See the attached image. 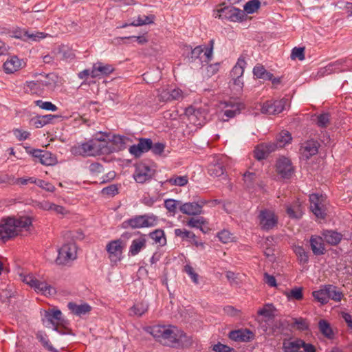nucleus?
Here are the masks:
<instances>
[{
  "label": "nucleus",
  "mask_w": 352,
  "mask_h": 352,
  "mask_svg": "<svg viewBox=\"0 0 352 352\" xmlns=\"http://www.w3.org/2000/svg\"><path fill=\"white\" fill-rule=\"evenodd\" d=\"M111 142L114 145V150H122L124 148L126 144V138L121 135H113L111 139Z\"/></svg>",
  "instance_id": "de8ad7c7"
},
{
  "label": "nucleus",
  "mask_w": 352,
  "mask_h": 352,
  "mask_svg": "<svg viewBox=\"0 0 352 352\" xmlns=\"http://www.w3.org/2000/svg\"><path fill=\"white\" fill-rule=\"evenodd\" d=\"M277 173L283 178H289L294 173V168L289 159L282 157L276 162Z\"/></svg>",
  "instance_id": "f3484780"
},
{
  "label": "nucleus",
  "mask_w": 352,
  "mask_h": 352,
  "mask_svg": "<svg viewBox=\"0 0 352 352\" xmlns=\"http://www.w3.org/2000/svg\"><path fill=\"white\" fill-rule=\"evenodd\" d=\"M23 65V60L16 56H12L3 63V69L7 74H12L21 69Z\"/></svg>",
  "instance_id": "393cba45"
},
{
  "label": "nucleus",
  "mask_w": 352,
  "mask_h": 352,
  "mask_svg": "<svg viewBox=\"0 0 352 352\" xmlns=\"http://www.w3.org/2000/svg\"><path fill=\"white\" fill-rule=\"evenodd\" d=\"M322 235L324 240L333 245H337L342 239V234L333 230H326Z\"/></svg>",
  "instance_id": "e433bc0d"
},
{
  "label": "nucleus",
  "mask_w": 352,
  "mask_h": 352,
  "mask_svg": "<svg viewBox=\"0 0 352 352\" xmlns=\"http://www.w3.org/2000/svg\"><path fill=\"white\" fill-rule=\"evenodd\" d=\"M204 202L197 203V202H187L182 204L180 206V211L183 214L189 215V216H196L202 214L203 212V206L204 205Z\"/></svg>",
  "instance_id": "aec40b11"
},
{
  "label": "nucleus",
  "mask_w": 352,
  "mask_h": 352,
  "mask_svg": "<svg viewBox=\"0 0 352 352\" xmlns=\"http://www.w3.org/2000/svg\"><path fill=\"white\" fill-rule=\"evenodd\" d=\"M212 349L215 352H234V349L219 342L214 344Z\"/></svg>",
  "instance_id": "774afa93"
},
{
  "label": "nucleus",
  "mask_w": 352,
  "mask_h": 352,
  "mask_svg": "<svg viewBox=\"0 0 352 352\" xmlns=\"http://www.w3.org/2000/svg\"><path fill=\"white\" fill-rule=\"evenodd\" d=\"M102 149L101 145L96 140H89L86 142H78L71 147V153L74 155L84 157L96 156L98 155Z\"/></svg>",
  "instance_id": "423d86ee"
},
{
  "label": "nucleus",
  "mask_w": 352,
  "mask_h": 352,
  "mask_svg": "<svg viewBox=\"0 0 352 352\" xmlns=\"http://www.w3.org/2000/svg\"><path fill=\"white\" fill-rule=\"evenodd\" d=\"M294 324L297 329L304 331L308 329V323L306 320L303 318H295L294 319Z\"/></svg>",
  "instance_id": "338daca9"
},
{
  "label": "nucleus",
  "mask_w": 352,
  "mask_h": 352,
  "mask_svg": "<svg viewBox=\"0 0 352 352\" xmlns=\"http://www.w3.org/2000/svg\"><path fill=\"white\" fill-rule=\"evenodd\" d=\"M153 170L146 165L141 164L136 166L134 179L138 183L143 184L150 179Z\"/></svg>",
  "instance_id": "4be33fe9"
},
{
  "label": "nucleus",
  "mask_w": 352,
  "mask_h": 352,
  "mask_svg": "<svg viewBox=\"0 0 352 352\" xmlns=\"http://www.w3.org/2000/svg\"><path fill=\"white\" fill-rule=\"evenodd\" d=\"M19 276L21 281L29 286H42L44 285L45 286H50V285L47 283L46 279L42 276L34 275L30 273H21Z\"/></svg>",
  "instance_id": "6ab92c4d"
},
{
  "label": "nucleus",
  "mask_w": 352,
  "mask_h": 352,
  "mask_svg": "<svg viewBox=\"0 0 352 352\" xmlns=\"http://www.w3.org/2000/svg\"><path fill=\"white\" fill-rule=\"evenodd\" d=\"M102 193L110 197H113L118 193V188L116 184H111L102 190Z\"/></svg>",
  "instance_id": "e2e57ef3"
},
{
  "label": "nucleus",
  "mask_w": 352,
  "mask_h": 352,
  "mask_svg": "<svg viewBox=\"0 0 352 352\" xmlns=\"http://www.w3.org/2000/svg\"><path fill=\"white\" fill-rule=\"evenodd\" d=\"M207 220L203 217H192L186 221V225L190 228H199L203 231L202 226L207 224Z\"/></svg>",
  "instance_id": "79ce46f5"
},
{
  "label": "nucleus",
  "mask_w": 352,
  "mask_h": 352,
  "mask_svg": "<svg viewBox=\"0 0 352 352\" xmlns=\"http://www.w3.org/2000/svg\"><path fill=\"white\" fill-rule=\"evenodd\" d=\"M32 157L45 166H52L56 162V157L51 153L46 151L34 150Z\"/></svg>",
  "instance_id": "412c9836"
},
{
  "label": "nucleus",
  "mask_w": 352,
  "mask_h": 352,
  "mask_svg": "<svg viewBox=\"0 0 352 352\" xmlns=\"http://www.w3.org/2000/svg\"><path fill=\"white\" fill-rule=\"evenodd\" d=\"M42 321L47 327H52L53 329L60 334L68 333L71 330L67 328L69 322L63 317L62 312L59 309H49L44 311Z\"/></svg>",
  "instance_id": "20e7f679"
},
{
  "label": "nucleus",
  "mask_w": 352,
  "mask_h": 352,
  "mask_svg": "<svg viewBox=\"0 0 352 352\" xmlns=\"http://www.w3.org/2000/svg\"><path fill=\"white\" fill-rule=\"evenodd\" d=\"M88 169H89L90 174L95 175V176L98 175L99 174L103 173V171H104L102 165L98 162L91 163L89 165Z\"/></svg>",
  "instance_id": "bf43d9fd"
},
{
  "label": "nucleus",
  "mask_w": 352,
  "mask_h": 352,
  "mask_svg": "<svg viewBox=\"0 0 352 352\" xmlns=\"http://www.w3.org/2000/svg\"><path fill=\"white\" fill-rule=\"evenodd\" d=\"M168 182L171 185L184 186L188 183V177L186 176H177L170 178Z\"/></svg>",
  "instance_id": "052dcab7"
},
{
  "label": "nucleus",
  "mask_w": 352,
  "mask_h": 352,
  "mask_svg": "<svg viewBox=\"0 0 352 352\" xmlns=\"http://www.w3.org/2000/svg\"><path fill=\"white\" fill-rule=\"evenodd\" d=\"M291 58L292 59L298 58L300 60L305 59L304 48L303 47H294L292 50Z\"/></svg>",
  "instance_id": "69168bd1"
},
{
  "label": "nucleus",
  "mask_w": 352,
  "mask_h": 352,
  "mask_svg": "<svg viewBox=\"0 0 352 352\" xmlns=\"http://www.w3.org/2000/svg\"><path fill=\"white\" fill-rule=\"evenodd\" d=\"M256 178V174L254 173H250L249 171L245 173L243 175L244 182L248 188H251L253 186Z\"/></svg>",
  "instance_id": "680f3d73"
},
{
  "label": "nucleus",
  "mask_w": 352,
  "mask_h": 352,
  "mask_svg": "<svg viewBox=\"0 0 352 352\" xmlns=\"http://www.w3.org/2000/svg\"><path fill=\"white\" fill-rule=\"evenodd\" d=\"M333 287H324L320 290L313 292L314 298L321 304L324 305L328 302L329 299L336 301H340L342 296V292L331 289Z\"/></svg>",
  "instance_id": "9d476101"
},
{
  "label": "nucleus",
  "mask_w": 352,
  "mask_h": 352,
  "mask_svg": "<svg viewBox=\"0 0 352 352\" xmlns=\"http://www.w3.org/2000/svg\"><path fill=\"white\" fill-rule=\"evenodd\" d=\"M151 239L160 245H164L166 243L164 232L162 230L158 229L149 234Z\"/></svg>",
  "instance_id": "a19ab883"
},
{
  "label": "nucleus",
  "mask_w": 352,
  "mask_h": 352,
  "mask_svg": "<svg viewBox=\"0 0 352 352\" xmlns=\"http://www.w3.org/2000/svg\"><path fill=\"white\" fill-rule=\"evenodd\" d=\"M340 61L338 60L334 63H329L328 65H327L325 67L322 69V74H330L333 72H339L342 71L339 67L338 65H340Z\"/></svg>",
  "instance_id": "5fc2aeb1"
},
{
  "label": "nucleus",
  "mask_w": 352,
  "mask_h": 352,
  "mask_svg": "<svg viewBox=\"0 0 352 352\" xmlns=\"http://www.w3.org/2000/svg\"><path fill=\"white\" fill-rule=\"evenodd\" d=\"M151 334L162 344L170 347H186L192 343L183 331L175 326L156 325L150 328Z\"/></svg>",
  "instance_id": "f257e3e1"
},
{
  "label": "nucleus",
  "mask_w": 352,
  "mask_h": 352,
  "mask_svg": "<svg viewBox=\"0 0 352 352\" xmlns=\"http://www.w3.org/2000/svg\"><path fill=\"white\" fill-rule=\"evenodd\" d=\"M276 311V307L270 303L264 305L257 311L260 327L267 335L279 333L283 329L281 321L275 318Z\"/></svg>",
  "instance_id": "f03ea898"
},
{
  "label": "nucleus",
  "mask_w": 352,
  "mask_h": 352,
  "mask_svg": "<svg viewBox=\"0 0 352 352\" xmlns=\"http://www.w3.org/2000/svg\"><path fill=\"white\" fill-rule=\"evenodd\" d=\"M229 338L236 342H250L254 338V333L248 329L232 331Z\"/></svg>",
  "instance_id": "5701e85b"
},
{
  "label": "nucleus",
  "mask_w": 352,
  "mask_h": 352,
  "mask_svg": "<svg viewBox=\"0 0 352 352\" xmlns=\"http://www.w3.org/2000/svg\"><path fill=\"white\" fill-rule=\"evenodd\" d=\"M310 246L314 254L322 255L324 254V240L321 236H312L310 239Z\"/></svg>",
  "instance_id": "c85d7f7f"
},
{
  "label": "nucleus",
  "mask_w": 352,
  "mask_h": 352,
  "mask_svg": "<svg viewBox=\"0 0 352 352\" xmlns=\"http://www.w3.org/2000/svg\"><path fill=\"white\" fill-rule=\"evenodd\" d=\"M282 349L283 352H316L314 344L298 338L284 339Z\"/></svg>",
  "instance_id": "39448f33"
},
{
  "label": "nucleus",
  "mask_w": 352,
  "mask_h": 352,
  "mask_svg": "<svg viewBox=\"0 0 352 352\" xmlns=\"http://www.w3.org/2000/svg\"><path fill=\"white\" fill-rule=\"evenodd\" d=\"M330 122V115L324 113L317 117V124L320 127H327Z\"/></svg>",
  "instance_id": "13d9d810"
},
{
  "label": "nucleus",
  "mask_w": 352,
  "mask_h": 352,
  "mask_svg": "<svg viewBox=\"0 0 352 352\" xmlns=\"http://www.w3.org/2000/svg\"><path fill=\"white\" fill-rule=\"evenodd\" d=\"M158 219L154 214H144L136 216L124 222L127 226L132 228L153 227L157 224Z\"/></svg>",
  "instance_id": "6e6552de"
},
{
  "label": "nucleus",
  "mask_w": 352,
  "mask_h": 352,
  "mask_svg": "<svg viewBox=\"0 0 352 352\" xmlns=\"http://www.w3.org/2000/svg\"><path fill=\"white\" fill-rule=\"evenodd\" d=\"M154 18L155 17L153 15H139L136 19H135L133 22L130 23V25L134 26H140L146 24H151L153 23Z\"/></svg>",
  "instance_id": "37998d69"
},
{
  "label": "nucleus",
  "mask_w": 352,
  "mask_h": 352,
  "mask_svg": "<svg viewBox=\"0 0 352 352\" xmlns=\"http://www.w3.org/2000/svg\"><path fill=\"white\" fill-rule=\"evenodd\" d=\"M47 36V34L41 32H32L23 31L21 32L20 35H16L15 38H21L24 41H38L41 39L45 38Z\"/></svg>",
  "instance_id": "2f4dec72"
},
{
  "label": "nucleus",
  "mask_w": 352,
  "mask_h": 352,
  "mask_svg": "<svg viewBox=\"0 0 352 352\" xmlns=\"http://www.w3.org/2000/svg\"><path fill=\"white\" fill-rule=\"evenodd\" d=\"M67 307L73 314L78 316H82L89 314L91 310V306L87 303L77 305L75 302H70L68 303Z\"/></svg>",
  "instance_id": "c756f323"
},
{
  "label": "nucleus",
  "mask_w": 352,
  "mask_h": 352,
  "mask_svg": "<svg viewBox=\"0 0 352 352\" xmlns=\"http://www.w3.org/2000/svg\"><path fill=\"white\" fill-rule=\"evenodd\" d=\"M184 271L190 277L195 284H198V274L195 272L192 266L186 265L184 267Z\"/></svg>",
  "instance_id": "0e129e2a"
},
{
  "label": "nucleus",
  "mask_w": 352,
  "mask_h": 352,
  "mask_svg": "<svg viewBox=\"0 0 352 352\" xmlns=\"http://www.w3.org/2000/svg\"><path fill=\"white\" fill-rule=\"evenodd\" d=\"M152 146V140L148 138H140L138 143L130 146L129 153L135 157H139L142 153L151 150Z\"/></svg>",
  "instance_id": "a211bd4d"
},
{
  "label": "nucleus",
  "mask_w": 352,
  "mask_h": 352,
  "mask_svg": "<svg viewBox=\"0 0 352 352\" xmlns=\"http://www.w3.org/2000/svg\"><path fill=\"white\" fill-rule=\"evenodd\" d=\"M175 234L183 240H195L196 239V236L193 232L186 229H175Z\"/></svg>",
  "instance_id": "a18cd8bd"
},
{
  "label": "nucleus",
  "mask_w": 352,
  "mask_h": 352,
  "mask_svg": "<svg viewBox=\"0 0 352 352\" xmlns=\"http://www.w3.org/2000/svg\"><path fill=\"white\" fill-rule=\"evenodd\" d=\"M219 239L223 243H228L234 240V236L230 231L223 230L218 233Z\"/></svg>",
  "instance_id": "6e6d98bb"
},
{
  "label": "nucleus",
  "mask_w": 352,
  "mask_h": 352,
  "mask_svg": "<svg viewBox=\"0 0 352 352\" xmlns=\"http://www.w3.org/2000/svg\"><path fill=\"white\" fill-rule=\"evenodd\" d=\"M32 226V219L27 216L8 217L0 223V239L7 241L18 235L23 230H28Z\"/></svg>",
  "instance_id": "7ed1b4c3"
},
{
  "label": "nucleus",
  "mask_w": 352,
  "mask_h": 352,
  "mask_svg": "<svg viewBox=\"0 0 352 352\" xmlns=\"http://www.w3.org/2000/svg\"><path fill=\"white\" fill-rule=\"evenodd\" d=\"M291 140V134L287 131H283L278 135L276 144H271L273 145L275 150L277 148L284 147L286 144L290 143Z\"/></svg>",
  "instance_id": "f704fd0d"
},
{
  "label": "nucleus",
  "mask_w": 352,
  "mask_h": 352,
  "mask_svg": "<svg viewBox=\"0 0 352 352\" xmlns=\"http://www.w3.org/2000/svg\"><path fill=\"white\" fill-rule=\"evenodd\" d=\"M300 151L303 157L309 159L318 153V143L314 140L307 141L302 144Z\"/></svg>",
  "instance_id": "a878e982"
},
{
  "label": "nucleus",
  "mask_w": 352,
  "mask_h": 352,
  "mask_svg": "<svg viewBox=\"0 0 352 352\" xmlns=\"http://www.w3.org/2000/svg\"><path fill=\"white\" fill-rule=\"evenodd\" d=\"M261 3L258 0H250L245 3L243 6L244 10L248 14H252L255 12L260 7Z\"/></svg>",
  "instance_id": "49530a36"
},
{
  "label": "nucleus",
  "mask_w": 352,
  "mask_h": 352,
  "mask_svg": "<svg viewBox=\"0 0 352 352\" xmlns=\"http://www.w3.org/2000/svg\"><path fill=\"white\" fill-rule=\"evenodd\" d=\"M246 65L243 58H239L236 65L232 68L230 75L232 78H242L244 73V67Z\"/></svg>",
  "instance_id": "58836bf2"
},
{
  "label": "nucleus",
  "mask_w": 352,
  "mask_h": 352,
  "mask_svg": "<svg viewBox=\"0 0 352 352\" xmlns=\"http://www.w3.org/2000/svg\"><path fill=\"white\" fill-rule=\"evenodd\" d=\"M34 104L36 106L47 111H56L58 109V107L55 104L48 101L38 100L34 101Z\"/></svg>",
  "instance_id": "603ef678"
},
{
  "label": "nucleus",
  "mask_w": 352,
  "mask_h": 352,
  "mask_svg": "<svg viewBox=\"0 0 352 352\" xmlns=\"http://www.w3.org/2000/svg\"><path fill=\"white\" fill-rule=\"evenodd\" d=\"M213 46V40H210L208 46H197L191 51V58L192 59L200 58L202 63H208L212 57Z\"/></svg>",
  "instance_id": "4468645a"
},
{
  "label": "nucleus",
  "mask_w": 352,
  "mask_h": 352,
  "mask_svg": "<svg viewBox=\"0 0 352 352\" xmlns=\"http://www.w3.org/2000/svg\"><path fill=\"white\" fill-rule=\"evenodd\" d=\"M146 240L143 236L132 241L129 248V254L131 256L137 255L143 248L146 247Z\"/></svg>",
  "instance_id": "473e14b6"
},
{
  "label": "nucleus",
  "mask_w": 352,
  "mask_h": 352,
  "mask_svg": "<svg viewBox=\"0 0 352 352\" xmlns=\"http://www.w3.org/2000/svg\"><path fill=\"white\" fill-rule=\"evenodd\" d=\"M189 120L196 126H201L206 122L204 111L201 109H190L187 111Z\"/></svg>",
  "instance_id": "cd10ccee"
},
{
  "label": "nucleus",
  "mask_w": 352,
  "mask_h": 352,
  "mask_svg": "<svg viewBox=\"0 0 352 352\" xmlns=\"http://www.w3.org/2000/svg\"><path fill=\"white\" fill-rule=\"evenodd\" d=\"M289 106V100L285 98L277 100H267L262 106L261 111L265 114H278Z\"/></svg>",
  "instance_id": "9b49d317"
},
{
  "label": "nucleus",
  "mask_w": 352,
  "mask_h": 352,
  "mask_svg": "<svg viewBox=\"0 0 352 352\" xmlns=\"http://www.w3.org/2000/svg\"><path fill=\"white\" fill-rule=\"evenodd\" d=\"M294 252L300 263H307L309 259L308 253L301 246H296L294 248Z\"/></svg>",
  "instance_id": "8fccbe9b"
},
{
  "label": "nucleus",
  "mask_w": 352,
  "mask_h": 352,
  "mask_svg": "<svg viewBox=\"0 0 352 352\" xmlns=\"http://www.w3.org/2000/svg\"><path fill=\"white\" fill-rule=\"evenodd\" d=\"M124 245L122 240H113L106 245V250L111 263H117L122 258V250Z\"/></svg>",
  "instance_id": "ddd939ff"
},
{
  "label": "nucleus",
  "mask_w": 352,
  "mask_h": 352,
  "mask_svg": "<svg viewBox=\"0 0 352 352\" xmlns=\"http://www.w3.org/2000/svg\"><path fill=\"white\" fill-rule=\"evenodd\" d=\"M35 292L45 296L52 297L56 294V287H34Z\"/></svg>",
  "instance_id": "4d7b16f0"
},
{
  "label": "nucleus",
  "mask_w": 352,
  "mask_h": 352,
  "mask_svg": "<svg viewBox=\"0 0 352 352\" xmlns=\"http://www.w3.org/2000/svg\"><path fill=\"white\" fill-rule=\"evenodd\" d=\"M223 5L224 3L220 5L217 10L216 18L228 19L234 22L241 21L243 19L245 13L243 10L233 6H223Z\"/></svg>",
  "instance_id": "0eeeda50"
},
{
  "label": "nucleus",
  "mask_w": 352,
  "mask_h": 352,
  "mask_svg": "<svg viewBox=\"0 0 352 352\" xmlns=\"http://www.w3.org/2000/svg\"><path fill=\"white\" fill-rule=\"evenodd\" d=\"M77 257V248L73 243L63 245L59 250L56 263L59 265H65Z\"/></svg>",
  "instance_id": "1a4fd4ad"
},
{
  "label": "nucleus",
  "mask_w": 352,
  "mask_h": 352,
  "mask_svg": "<svg viewBox=\"0 0 352 352\" xmlns=\"http://www.w3.org/2000/svg\"><path fill=\"white\" fill-rule=\"evenodd\" d=\"M274 151L273 145L271 144H261L256 147L254 150V156L258 160L265 159L269 153Z\"/></svg>",
  "instance_id": "72a5a7b5"
},
{
  "label": "nucleus",
  "mask_w": 352,
  "mask_h": 352,
  "mask_svg": "<svg viewBox=\"0 0 352 352\" xmlns=\"http://www.w3.org/2000/svg\"><path fill=\"white\" fill-rule=\"evenodd\" d=\"M224 171L225 168L223 159L219 157H213L208 168L209 175L213 177H219L223 175Z\"/></svg>",
  "instance_id": "b1692460"
},
{
  "label": "nucleus",
  "mask_w": 352,
  "mask_h": 352,
  "mask_svg": "<svg viewBox=\"0 0 352 352\" xmlns=\"http://www.w3.org/2000/svg\"><path fill=\"white\" fill-rule=\"evenodd\" d=\"M260 226L263 230H270L275 227L278 222V218L273 211L263 210L258 215Z\"/></svg>",
  "instance_id": "dca6fc26"
},
{
  "label": "nucleus",
  "mask_w": 352,
  "mask_h": 352,
  "mask_svg": "<svg viewBox=\"0 0 352 352\" xmlns=\"http://www.w3.org/2000/svg\"><path fill=\"white\" fill-rule=\"evenodd\" d=\"M286 211L291 218L299 219L302 215L301 205L298 201H296L292 204L287 206Z\"/></svg>",
  "instance_id": "c9c22d12"
},
{
  "label": "nucleus",
  "mask_w": 352,
  "mask_h": 352,
  "mask_svg": "<svg viewBox=\"0 0 352 352\" xmlns=\"http://www.w3.org/2000/svg\"><path fill=\"white\" fill-rule=\"evenodd\" d=\"M318 328L321 333L328 339H333L334 333L330 324L325 320H320L318 322Z\"/></svg>",
  "instance_id": "ea45409f"
},
{
  "label": "nucleus",
  "mask_w": 352,
  "mask_h": 352,
  "mask_svg": "<svg viewBox=\"0 0 352 352\" xmlns=\"http://www.w3.org/2000/svg\"><path fill=\"white\" fill-rule=\"evenodd\" d=\"M51 86L52 83L48 76H45L42 80L27 82L24 85L23 89L28 94L41 96L43 94L45 87Z\"/></svg>",
  "instance_id": "f8f14e48"
},
{
  "label": "nucleus",
  "mask_w": 352,
  "mask_h": 352,
  "mask_svg": "<svg viewBox=\"0 0 352 352\" xmlns=\"http://www.w3.org/2000/svg\"><path fill=\"white\" fill-rule=\"evenodd\" d=\"M310 208L313 213L318 218L324 219L325 213L324 197L318 194H311L309 196Z\"/></svg>",
  "instance_id": "2eb2a0df"
},
{
  "label": "nucleus",
  "mask_w": 352,
  "mask_h": 352,
  "mask_svg": "<svg viewBox=\"0 0 352 352\" xmlns=\"http://www.w3.org/2000/svg\"><path fill=\"white\" fill-rule=\"evenodd\" d=\"M181 204L182 201L179 200L169 199L164 201V207L173 214H175L177 208L180 210Z\"/></svg>",
  "instance_id": "c03bdc74"
},
{
  "label": "nucleus",
  "mask_w": 352,
  "mask_h": 352,
  "mask_svg": "<svg viewBox=\"0 0 352 352\" xmlns=\"http://www.w3.org/2000/svg\"><path fill=\"white\" fill-rule=\"evenodd\" d=\"M148 305L146 302H139L135 303L130 309V316H142L148 310Z\"/></svg>",
  "instance_id": "4c0bfd02"
},
{
  "label": "nucleus",
  "mask_w": 352,
  "mask_h": 352,
  "mask_svg": "<svg viewBox=\"0 0 352 352\" xmlns=\"http://www.w3.org/2000/svg\"><path fill=\"white\" fill-rule=\"evenodd\" d=\"M245 276L243 274H234V272H227L226 273V278L228 279L229 280V283L232 285V284H235V285H239V284H241L242 283V278L243 277H244Z\"/></svg>",
  "instance_id": "3c124183"
},
{
  "label": "nucleus",
  "mask_w": 352,
  "mask_h": 352,
  "mask_svg": "<svg viewBox=\"0 0 352 352\" xmlns=\"http://www.w3.org/2000/svg\"><path fill=\"white\" fill-rule=\"evenodd\" d=\"M114 68L111 65H103L101 63L94 64L91 70V77L97 78L101 76L108 75L113 72Z\"/></svg>",
  "instance_id": "bb28decb"
},
{
  "label": "nucleus",
  "mask_w": 352,
  "mask_h": 352,
  "mask_svg": "<svg viewBox=\"0 0 352 352\" xmlns=\"http://www.w3.org/2000/svg\"><path fill=\"white\" fill-rule=\"evenodd\" d=\"M56 116L54 115H45L43 116L38 117L36 121H35V126L36 128H41L44 125L50 123L52 122L54 118H56Z\"/></svg>",
  "instance_id": "09e8293b"
},
{
  "label": "nucleus",
  "mask_w": 352,
  "mask_h": 352,
  "mask_svg": "<svg viewBox=\"0 0 352 352\" xmlns=\"http://www.w3.org/2000/svg\"><path fill=\"white\" fill-rule=\"evenodd\" d=\"M36 338L42 343L44 347L50 351L55 352L56 350L50 344V340L46 334L39 332L36 334Z\"/></svg>",
  "instance_id": "864d4df0"
},
{
  "label": "nucleus",
  "mask_w": 352,
  "mask_h": 352,
  "mask_svg": "<svg viewBox=\"0 0 352 352\" xmlns=\"http://www.w3.org/2000/svg\"><path fill=\"white\" fill-rule=\"evenodd\" d=\"M243 107V104L240 103H232L229 102L226 104V109L223 110V116H225L227 119L223 120L224 121H228V119L232 118L235 117L237 114L240 113L241 109Z\"/></svg>",
  "instance_id": "7c9ffc66"
}]
</instances>
